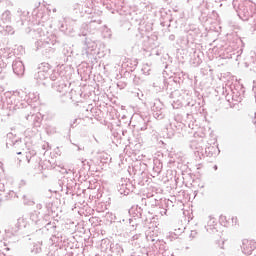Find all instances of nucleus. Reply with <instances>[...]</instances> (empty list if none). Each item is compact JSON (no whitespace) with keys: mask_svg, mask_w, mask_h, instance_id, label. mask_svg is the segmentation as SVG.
Instances as JSON below:
<instances>
[{"mask_svg":"<svg viewBox=\"0 0 256 256\" xmlns=\"http://www.w3.org/2000/svg\"><path fill=\"white\" fill-rule=\"evenodd\" d=\"M219 223L220 225H222L223 227H227L229 225V221L227 220V216H220L219 218Z\"/></svg>","mask_w":256,"mask_h":256,"instance_id":"1","label":"nucleus"}]
</instances>
